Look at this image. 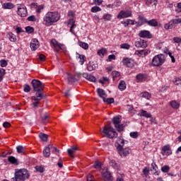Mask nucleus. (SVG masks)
Wrapping results in <instances>:
<instances>
[{
    "label": "nucleus",
    "mask_w": 181,
    "mask_h": 181,
    "mask_svg": "<svg viewBox=\"0 0 181 181\" xmlns=\"http://www.w3.org/2000/svg\"><path fill=\"white\" fill-rule=\"evenodd\" d=\"M39 46H40L39 40H37V39L36 38H33L31 40L30 45L31 50L33 52L37 50V49H39Z\"/></svg>",
    "instance_id": "17"
},
{
    "label": "nucleus",
    "mask_w": 181,
    "mask_h": 181,
    "mask_svg": "<svg viewBox=\"0 0 181 181\" xmlns=\"http://www.w3.org/2000/svg\"><path fill=\"white\" fill-rule=\"evenodd\" d=\"M35 92V95L31 97V99L33 100V101H42L43 98H46V97H47V95H46L43 93H41L42 91Z\"/></svg>",
    "instance_id": "15"
},
{
    "label": "nucleus",
    "mask_w": 181,
    "mask_h": 181,
    "mask_svg": "<svg viewBox=\"0 0 181 181\" xmlns=\"http://www.w3.org/2000/svg\"><path fill=\"white\" fill-rule=\"evenodd\" d=\"M117 152L121 156H128L131 153V149L129 148H124L122 146L117 147Z\"/></svg>",
    "instance_id": "11"
},
{
    "label": "nucleus",
    "mask_w": 181,
    "mask_h": 181,
    "mask_svg": "<svg viewBox=\"0 0 181 181\" xmlns=\"http://www.w3.org/2000/svg\"><path fill=\"white\" fill-rule=\"evenodd\" d=\"M146 5H147V6H156V5H158V1L146 0Z\"/></svg>",
    "instance_id": "31"
},
{
    "label": "nucleus",
    "mask_w": 181,
    "mask_h": 181,
    "mask_svg": "<svg viewBox=\"0 0 181 181\" xmlns=\"http://www.w3.org/2000/svg\"><path fill=\"white\" fill-rule=\"evenodd\" d=\"M3 9H13L15 5L12 3H4L2 4Z\"/></svg>",
    "instance_id": "29"
},
{
    "label": "nucleus",
    "mask_w": 181,
    "mask_h": 181,
    "mask_svg": "<svg viewBox=\"0 0 181 181\" xmlns=\"http://www.w3.org/2000/svg\"><path fill=\"white\" fill-rule=\"evenodd\" d=\"M32 6H36V12L37 13H40V12H42V11H43L45 9V6L43 5H40L39 6H37V3H33L31 4Z\"/></svg>",
    "instance_id": "26"
},
{
    "label": "nucleus",
    "mask_w": 181,
    "mask_h": 181,
    "mask_svg": "<svg viewBox=\"0 0 181 181\" xmlns=\"http://www.w3.org/2000/svg\"><path fill=\"white\" fill-rule=\"evenodd\" d=\"M181 23V18H179V16H176L175 18L171 20L168 23L165 24L164 29L169 30V29H173L176 28V25Z\"/></svg>",
    "instance_id": "5"
},
{
    "label": "nucleus",
    "mask_w": 181,
    "mask_h": 181,
    "mask_svg": "<svg viewBox=\"0 0 181 181\" xmlns=\"http://www.w3.org/2000/svg\"><path fill=\"white\" fill-rule=\"evenodd\" d=\"M102 176L103 177V181H112L114 180L112 175H111V173H110L107 169L103 170Z\"/></svg>",
    "instance_id": "13"
},
{
    "label": "nucleus",
    "mask_w": 181,
    "mask_h": 181,
    "mask_svg": "<svg viewBox=\"0 0 181 181\" xmlns=\"http://www.w3.org/2000/svg\"><path fill=\"white\" fill-rule=\"evenodd\" d=\"M103 18L106 22L109 21H111V19L112 18V15H111L110 13H105V14H103Z\"/></svg>",
    "instance_id": "38"
},
{
    "label": "nucleus",
    "mask_w": 181,
    "mask_h": 181,
    "mask_svg": "<svg viewBox=\"0 0 181 181\" xmlns=\"http://www.w3.org/2000/svg\"><path fill=\"white\" fill-rule=\"evenodd\" d=\"M43 155L45 158H49L50 156V147L48 145V146L45 147L43 150Z\"/></svg>",
    "instance_id": "30"
},
{
    "label": "nucleus",
    "mask_w": 181,
    "mask_h": 181,
    "mask_svg": "<svg viewBox=\"0 0 181 181\" xmlns=\"http://www.w3.org/2000/svg\"><path fill=\"white\" fill-rule=\"evenodd\" d=\"M139 36L146 39H152V34L146 30L139 31Z\"/></svg>",
    "instance_id": "18"
},
{
    "label": "nucleus",
    "mask_w": 181,
    "mask_h": 181,
    "mask_svg": "<svg viewBox=\"0 0 181 181\" xmlns=\"http://www.w3.org/2000/svg\"><path fill=\"white\" fill-rule=\"evenodd\" d=\"M118 88L120 90V91H124L125 88H127V84L125 83L124 81H120Z\"/></svg>",
    "instance_id": "34"
},
{
    "label": "nucleus",
    "mask_w": 181,
    "mask_h": 181,
    "mask_svg": "<svg viewBox=\"0 0 181 181\" xmlns=\"http://www.w3.org/2000/svg\"><path fill=\"white\" fill-rule=\"evenodd\" d=\"M136 47L145 48L148 46V43L144 40H139L135 42Z\"/></svg>",
    "instance_id": "23"
},
{
    "label": "nucleus",
    "mask_w": 181,
    "mask_h": 181,
    "mask_svg": "<svg viewBox=\"0 0 181 181\" xmlns=\"http://www.w3.org/2000/svg\"><path fill=\"white\" fill-rule=\"evenodd\" d=\"M162 155H165L167 156H169V155H172V149L170 148V145H165L163 147L162 151H161Z\"/></svg>",
    "instance_id": "20"
},
{
    "label": "nucleus",
    "mask_w": 181,
    "mask_h": 181,
    "mask_svg": "<svg viewBox=\"0 0 181 181\" xmlns=\"http://www.w3.org/2000/svg\"><path fill=\"white\" fill-rule=\"evenodd\" d=\"M165 55L160 54L153 57L152 59V64L156 67H159V66H162V64L165 63Z\"/></svg>",
    "instance_id": "4"
},
{
    "label": "nucleus",
    "mask_w": 181,
    "mask_h": 181,
    "mask_svg": "<svg viewBox=\"0 0 181 181\" xmlns=\"http://www.w3.org/2000/svg\"><path fill=\"white\" fill-rule=\"evenodd\" d=\"M112 77H113V80H115V79L116 78V77H119L120 74H119V72L117 71H113L112 72Z\"/></svg>",
    "instance_id": "55"
},
{
    "label": "nucleus",
    "mask_w": 181,
    "mask_h": 181,
    "mask_svg": "<svg viewBox=\"0 0 181 181\" xmlns=\"http://www.w3.org/2000/svg\"><path fill=\"white\" fill-rule=\"evenodd\" d=\"M25 32L27 33H33L35 32V28H33V27L28 26L25 28Z\"/></svg>",
    "instance_id": "50"
},
{
    "label": "nucleus",
    "mask_w": 181,
    "mask_h": 181,
    "mask_svg": "<svg viewBox=\"0 0 181 181\" xmlns=\"http://www.w3.org/2000/svg\"><path fill=\"white\" fill-rule=\"evenodd\" d=\"M132 16V11L130 10L121 11L117 16V19H125Z\"/></svg>",
    "instance_id": "9"
},
{
    "label": "nucleus",
    "mask_w": 181,
    "mask_h": 181,
    "mask_svg": "<svg viewBox=\"0 0 181 181\" xmlns=\"http://www.w3.org/2000/svg\"><path fill=\"white\" fill-rule=\"evenodd\" d=\"M120 49H124V50H129V49H131V45L128 43H123L120 45Z\"/></svg>",
    "instance_id": "41"
},
{
    "label": "nucleus",
    "mask_w": 181,
    "mask_h": 181,
    "mask_svg": "<svg viewBox=\"0 0 181 181\" xmlns=\"http://www.w3.org/2000/svg\"><path fill=\"white\" fill-rule=\"evenodd\" d=\"M64 77L67 79L68 83H76L78 81V75H71L69 73H66L64 75Z\"/></svg>",
    "instance_id": "12"
},
{
    "label": "nucleus",
    "mask_w": 181,
    "mask_h": 181,
    "mask_svg": "<svg viewBox=\"0 0 181 181\" xmlns=\"http://www.w3.org/2000/svg\"><path fill=\"white\" fill-rule=\"evenodd\" d=\"M0 65L1 67H6V66H8V62H6V60L2 59L1 61H0Z\"/></svg>",
    "instance_id": "58"
},
{
    "label": "nucleus",
    "mask_w": 181,
    "mask_h": 181,
    "mask_svg": "<svg viewBox=\"0 0 181 181\" xmlns=\"http://www.w3.org/2000/svg\"><path fill=\"white\" fill-rule=\"evenodd\" d=\"M123 66H125V67H129L130 69H132L134 66V61L132 58H124L122 59Z\"/></svg>",
    "instance_id": "14"
},
{
    "label": "nucleus",
    "mask_w": 181,
    "mask_h": 181,
    "mask_svg": "<svg viewBox=\"0 0 181 181\" xmlns=\"http://www.w3.org/2000/svg\"><path fill=\"white\" fill-rule=\"evenodd\" d=\"M87 180L88 181H94V176L91 175V174L88 175Z\"/></svg>",
    "instance_id": "63"
},
{
    "label": "nucleus",
    "mask_w": 181,
    "mask_h": 181,
    "mask_svg": "<svg viewBox=\"0 0 181 181\" xmlns=\"http://www.w3.org/2000/svg\"><path fill=\"white\" fill-rule=\"evenodd\" d=\"M97 93H98V95H99L100 98H103V100L105 98V91L104 90V89L98 88Z\"/></svg>",
    "instance_id": "32"
},
{
    "label": "nucleus",
    "mask_w": 181,
    "mask_h": 181,
    "mask_svg": "<svg viewBox=\"0 0 181 181\" xmlns=\"http://www.w3.org/2000/svg\"><path fill=\"white\" fill-rule=\"evenodd\" d=\"M83 78H86L88 81H92V83H95L96 78L94 76L89 74L88 73L82 74Z\"/></svg>",
    "instance_id": "22"
},
{
    "label": "nucleus",
    "mask_w": 181,
    "mask_h": 181,
    "mask_svg": "<svg viewBox=\"0 0 181 181\" xmlns=\"http://www.w3.org/2000/svg\"><path fill=\"white\" fill-rule=\"evenodd\" d=\"M23 91L25 93H30V86H29L28 84H25L23 86Z\"/></svg>",
    "instance_id": "53"
},
{
    "label": "nucleus",
    "mask_w": 181,
    "mask_h": 181,
    "mask_svg": "<svg viewBox=\"0 0 181 181\" xmlns=\"http://www.w3.org/2000/svg\"><path fill=\"white\" fill-rule=\"evenodd\" d=\"M49 119V114L45 113L44 116L42 117V121H47Z\"/></svg>",
    "instance_id": "61"
},
{
    "label": "nucleus",
    "mask_w": 181,
    "mask_h": 181,
    "mask_svg": "<svg viewBox=\"0 0 181 181\" xmlns=\"http://www.w3.org/2000/svg\"><path fill=\"white\" fill-rule=\"evenodd\" d=\"M102 132L104 134L106 138H109L110 139H112L118 136V133H117L115 129H114V128L111 126L104 127L103 128Z\"/></svg>",
    "instance_id": "3"
},
{
    "label": "nucleus",
    "mask_w": 181,
    "mask_h": 181,
    "mask_svg": "<svg viewBox=\"0 0 181 181\" xmlns=\"http://www.w3.org/2000/svg\"><path fill=\"white\" fill-rule=\"evenodd\" d=\"M40 139L41 141H43L44 142H46L47 141L48 135L46 134L40 133L39 134Z\"/></svg>",
    "instance_id": "40"
},
{
    "label": "nucleus",
    "mask_w": 181,
    "mask_h": 181,
    "mask_svg": "<svg viewBox=\"0 0 181 181\" xmlns=\"http://www.w3.org/2000/svg\"><path fill=\"white\" fill-rule=\"evenodd\" d=\"M29 171L25 168L16 169L14 177L11 178V181H25L29 179Z\"/></svg>",
    "instance_id": "2"
},
{
    "label": "nucleus",
    "mask_w": 181,
    "mask_h": 181,
    "mask_svg": "<svg viewBox=\"0 0 181 181\" xmlns=\"http://www.w3.org/2000/svg\"><path fill=\"white\" fill-rule=\"evenodd\" d=\"M8 161L11 163V165H19V161H18V160L16 159V158L13 157V156H9L8 158Z\"/></svg>",
    "instance_id": "28"
},
{
    "label": "nucleus",
    "mask_w": 181,
    "mask_h": 181,
    "mask_svg": "<svg viewBox=\"0 0 181 181\" xmlns=\"http://www.w3.org/2000/svg\"><path fill=\"white\" fill-rule=\"evenodd\" d=\"M94 4H95L96 5H101V4H103V0H93Z\"/></svg>",
    "instance_id": "64"
},
{
    "label": "nucleus",
    "mask_w": 181,
    "mask_h": 181,
    "mask_svg": "<svg viewBox=\"0 0 181 181\" xmlns=\"http://www.w3.org/2000/svg\"><path fill=\"white\" fill-rule=\"evenodd\" d=\"M105 53H107V49L105 48H101L98 50V54L100 57H104V54H105Z\"/></svg>",
    "instance_id": "37"
},
{
    "label": "nucleus",
    "mask_w": 181,
    "mask_h": 181,
    "mask_svg": "<svg viewBox=\"0 0 181 181\" xmlns=\"http://www.w3.org/2000/svg\"><path fill=\"white\" fill-rule=\"evenodd\" d=\"M143 173L146 176L148 175H149V169H148V168L145 167L143 169Z\"/></svg>",
    "instance_id": "62"
},
{
    "label": "nucleus",
    "mask_w": 181,
    "mask_h": 181,
    "mask_svg": "<svg viewBox=\"0 0 181 181\" xmlns=\"http://www.w3.org/2000/svg\"><path fill=\"white\" fill-rule=\"evenodd\" d=\"M60 21V14L57 11H48L43 17L42 24L45 26H52L53 23Z\"/></svg>",
    "instance_id": "1"
},
{
    "label": "nucleus",
    "mask_w": 181,
    "mask_h": 181,
    "mask_svg": "<svg viewBox=\"0 0 181 181\" xmlns=\"http://www.w3.org/2000/svg\"><path fill=\"white\" fill-rule=\"evenodd\" d=\"M173 83L175 84V86H177L179 87V86H180L181 79L180 78H176L173 81Z\"/></svg>",
    "instance_id": "57"
},
{
    "label": "nucleus",
    "mask_w": 181,
    "mask_h": 181,
    "mask_svg": "<svg viewBox=\"0 0 181 181\" xmlns=\"http://www.w3.org/2000/svg\"><path fill=\"white\" fill-rule=\"evenodd\" d=\"M124 144H128V141L124 140V139L119 137L117 139L116 141V145L115 146L117 148L118 146H124Z\"/></svg>",
    "instance_id": "25"
},
{
    "label": "nucleus",
    "mask_w": 181,
    "mask_h": 181,
    "mask_svg": "<svg viewBox=\"0 0 181 181\" xmlns=\"http://www.w3.org/2000/svg\"><path fill=\"white\" fill-rule=\"evenodd\" d=\"M79 46L82 47V49H84L85 50H88V44L86 42H81L79 43Z\"/></svg>",
    "instance_id": "49"
},
{
    "label": "nucleus",
    "mask_w": 181,
    "mask_h": 181,
    "mask_svg": "<svg viewBox=\"0 0 181 181\" xmlns=\"http://www.w3.org/2000/svg\"><path fill=\"white\" fill-rule=\"evenodd\" d=\"M121 116H116L112 119V122L118 132H121L124 129V124H121Z\"/></svg>",
    "instance_id": "7"
},
{
    "label": "nucleus",
    "mask_w": 181,
    "mask_h": 181,
    "mask_svg": "<svg viewBox=\"0 0 181 181\" xmlns=\"http://www.w3.org/2000/svg\"><path fill=\"white\" fill-rule=\"evenodd\" d=\"M104 103H107V104H112L114 103V98H103Z\"/></svg>",
    "instance_id": "47"
},
{
    "label": "nucleus",
    "mask_w": 181,
    "mask_h": 181,
    "mask_svg": "<svg viewBox=\"0 0 181 181\" xmlns=\"http://www.w3.org/2000/svg\"><path fill=\"white\" fill-rule=\"evenodd\" d=\"M141 97H143V98H146V100H149V98H151V93L148 92H143L141 93Z\"/></svg>",
    "instance_id": "46"
},
{
    "label": "nucleus",
    "mask_w": 181,
    "mask_h": 181,
    "mask_svg": "<svg viewBox=\"0 0 181 181\" xmlns=\"http://www.w3.org/2000/svg\"><path fill=\"white\" fill-rule=\"evenodd\" d=\"M51 42L54 50L57 52H60V50H64V49H66L64 45L58 43L57 40H56L55 39L52 40Z\"/></svg>",
    "instance_id": "10"
},
{
    "label": "nucleus",
    "mask_w": 181,
    "mask_h": 181,
    "mask_svg": "<svg viewBox=\"0 0 181 181\" xmlns=\"http://www.w3.org/2000/svg\"><path fill=\"white\" fill-rule=\"evenodd\" d=\"M151 53V51L149 49H142V50H136L135 52V54H137L139 56V57H145V56H148Z\"/></svg>",
    "instance_id": "21"
},
{
    "label": "nucleus",
    "mask_w": 181,
    "mask_h": 181,
    "mask_svg": "<svg viewBox=\"0 0 181 181\" xmlns=\"http://www.w3.org/2000/svg\"><path fill=\"white\" fill-rule=\"evenodd\" d=\"M25 148L22 146H18L16 147V151L18 153H24Z\"/></svg>",
    "instance_id": "45"
},
{
    "label": "nucleus",
    "mask_w": 181,
    "mask_h": 181,
    "mask_svg": "<svg viewBox=\"0 0 181 181\" xmlns=\"http://www.w3.org/2000/svg\"><path fill=\"white\" fill-rule=\"evenodd\" d=\"M7 37L9 39L10 42H16V35L12 33H8L7 34Z\"/></svg>",
    "instance_id": "33"
},
{
    "label": "nucleus",
    "mask_w": 181,
    "mask_h": 181,
    "mask_svg": "<svg viewBox=\"0 0 181 181\" xmlns=\"http://www.w3.org/2000/svg\"><path fill=\"white\" fill-rule=\"evenodd\" d=\"M169 170H170V167L169 165H165L161 167V172H163V173H168Z\"/></svg>",
    "instance_id": "44"
},
{
    "label": "nucleus",
    "mask_w": 181,
    "mask_h": 181,
    "mask_svg": "<svg viewBox=\"0 0 181 181\" xmlns=\"http://www.w3.org/2000/svg\"><path fill=\"white\" fill-rule=\"evenodd\" d=\"M35 170L37 172H40V173H43V172H45V168L42 165L35 166Z\"/></svg>",
    "instance_id": "51"
},
{
    "label": "nucleus",
    "mask_w": 181,
    "mask_h": 181,
    "mask_svg": "<svg viewBox=\"0 0 181 181\" xmlns=\"http://www.w3.org/2000/svg\"><path fill=\"white\" fill-rule=\"evenodd\" d=\"M130 136L131 138H133L134 139H136V138H138V136H139L138 132H132L130 133Z\"/></svg>",
    "instance_id": "52"
},
{
    "label": "nucleus",
    "mask_w": 181,
    "mask_h": 181,
    "mask_svg": "<svg viewBox=\"0 0 181 181\" xmlns=\"http://www.w3.org/2000/svg\"><path fill=\"white\" fill-rule=\"evenodd\" d=\"M101 166H103V163L98 160L95 161L93 165V168L97 169L98 170H101Z\"/></svg>",
    "instance_id": "36"
},
{
    "label": "nucleus",
    "mask_w": 181,
    "mask_h": 181,
    "mask_svg": "<svg viewBox=\"0 0 181 181\" xmlns=\"http://www.w3.org/2000/svg\"><path fill=\"white\" fill-rule=\"evenodd\" d=\"M79 150L78 146H71V148H68L66 152L71 158H74V152H77V151Z\"/></svg>",
    "instance_id": "19"
},
{
    "label": "nucleus",
    "mask_w": 181,
    "mask_h": 181,
    "mask_svg": "<svg viewBox=\"0 0 181 181\" xmlns=\"http://www.w3.org/2000/svg\"><path fill=\"white\" fill-rule=\"evenodd\" d=\"M27 21L29 22H36V17L34 15H32L28 17Z\"/></svg>",
    "instance_id": "56"
},
{
    "label": "nucleus",
    "mask_w": 181,
    "mask_h": 181,
    "mask_svg": "<svg viewBox=\"0 0 181 181\" xmlns=\"http://www.w3.org/2000/svg\"><path fill=\"white\" fill-rule=\"evenodd\" d=\"M4 76H5V69L0 68V81L4 80Z\"/></svg>",
    "instance_id": "54"
},
{
    "label": "nucleus",
    "mask_w": 181,
    "mask_h": 181,
    "mask_svg": "<svg viewBox=\"0 0 181 181\" xmlns=\"http://www.w3.org/2000/svg\"><path fill=\"white\" fill-rule=\"evenodd\" d=\"M170 105L173 110H179L180 103L177 102V100H172L170 102Z\"/></svg>",
    "instance_id": "24"
},
{
    "label": "nucleus",
    "mask_w": 181,
    "mask_h": 181,
    "mask_svg": "<svg viewBox=\"0 0 181 181\" xmlns=\"http://www.w3.org/2000/svg\"><path fill=\"white\" fill-rule=\"evenodd\" d=\"M18 15L21 18H26L28 16V10L26 9V6L24 5H21L18 8Z\"/></svg>",
    "instance_id": "16"
},
{
    "label": "nucleus",
    "mask_w": 181,
    "mask_h": 181,
    "mask_svg": "<svg viewBox=\"0 0 181 181\" xmlns=\"http://www.w3.org/2000/svg\"><path fill=\"white\" fill-rule=\"evenodd\" d=\"M49 150L50 152H52V153H54L55 155H59V152H60V151L59 149H57V148L53 146V145H49Z\"/></svg>",
    "instance_id": "35"
},
{
    "label": "nucleus",
    "mask_w": 181,
    "mask_h": 181,
    "mask_svg": "<svg viewBox=\"0 0 181 181\" xmlns=\"http://www.w3.org/2000/svg\"><path fill=\"white\" fill-rule=\"evenodd\" d=\"M136 78L139 81H144V80H145V74H139L136 75Z\"/></svg>",
    "instance_id": "43"
},
{
    "label": "nucleus",
    "mask_w": 181,
    "mask_h": 181,
    "mask_svg": "<svg viewBox=\"0 0 181 181\" xmlns=\"http://www.w3.org/2000/svg\"><path fill=\"white\" fill-rule=\"evenodd\" d=\"M78 59L79 60V63L81 66H83L84 64V62H86V56L83 55V54H78Z\"/></svg>",
    "instance_id": "42"
},
{
    "label": "nucleus",
    "mask_w": 181,
    "mask_h": 181,
    "mask_svg": "<svg viewBox=\"0 0 181 181\" xmlns=\"http://www.w3.org/2000/svg\"><path fill=\"white\" fill-rule=\"evenodd\" d=\"M139 115L140 117H145L146 118H152V115L144 110H140Z\"/></svg>",
    "instance_id": "27"
},
{
    "label": "nucleus",
    "mask_w": 181,
    "mask_h": 181,
    "mask_svg": "<svg viewBox=\"0 0 181 181\" xmlns=\"http://www.w3.org/2000/svg\"><path fill=\"white\" fill-rule=\"evenodd\" d=\"M174 43H181V38L179 37H174L173 38Z\"/></svg>",
    "instance_id": "59"
},
{
    "label": "nucleus",
    "mask_w": 181,
    "mask_h": 181,
    "mask_svg": "<svg viewBox=\"0 0 181 181\" xmlns=\"http://www.w3.org/2000/svg\"><path fill=\"white\" fill-rule=\"evenodd\" d=\"M139 19L142 22V23H147L149 26H153V28H156V26H158V21L155 19L148 21V19L142 16H139Z\"/></svg>",
    "instance_id": "8"
},
{
    "label": "nucleus",
    "mask_w": 181,
    "mask_h": 181,
    "mask_svg": "<svg viewBox=\"0 0 181 181\" xmlns=\"http://www.w3.org/2000/svg\"><path fill=\"white\" fill-rule=\"evenodd\" d=\"M68 25H71L72 28H76V20H74V18H70L68 21Z\"/></svg>",
    "instance_id": "48"
},
{
    "label": "nucleus",
    "mask_w": 181,
    "mask_h": 181,
    "mask_svg": "<svg viewBox=\"0 0 181 181\" xmlns=\"http://www.w3.org/2000/svg\"><path fill=\"white\" fill-rule=\"evenodd\" d=\"M93 13H97V12H101V8L98 6H93L90 9Z\"/></svg>",
    "instance_id": "39"
},
{
    "label": "nucleus",
    "mask_w": 181,
    "mask_h": 181,
    "mask_svg": "<svg viewBox=\"0 0 181 181\" xmlns=\"http://www.w3.org/2000/svg\"><path fill=\"white\" fill-rule=\"evenodd\" d=\"M31 84L34 91H43L45 90V84L37 79L33 80Z\"/></svg>",
    "instance_id": "6"
},
{
    "label": "nucleus",
    "mask_w": 181,
    "mask_h": 181,
    "mask_svg": "<svg viewBox=\"0 0 181 181\" xmlns=\"http://www.w3.org/2000/svg\"><path fill=\"white\" fill-rule=\"evenodd\" d=\"M115 59H116V57L115 54H110L108 56L107 62H111L112 60H115Z\"/></svg>",
    "instance_id": "60"
}]
</instances>
